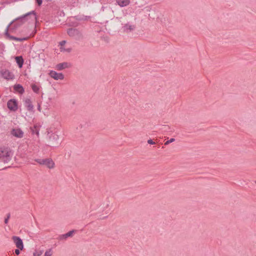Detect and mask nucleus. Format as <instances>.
Segmentation results:
<instances>
[{
	"mask_svg": "<svg viewBox=\"0 0 256 256\" xmlns=\"http://www.w3.org/2000/svg\"><path fill=\"white\" fill-rule=\"evenodd\" d=\"M36 1L39 6H40L42 2V0H36Z\"/></svg>",
	"mask_w": 256,
	"mask_h": 256,
	"instance_id": "28",
	"label": "nucleus"
},
{
	"mask_svg": "<svg viewBox=\"0 0 256 256\" xmlns=\"http://www.w3.org/2000/svg\"><path fill=\"white\" fill-rule=\"evenodd\" d=\"M60 51L61 52H65L66 50L64 48H63L62 46H61L60 48Z\"/></svg>",
	"mask_w": 256,
	"mask_h": 256,
	"instance_id": "31",
	"label": "nucleus"
},
{
	"mask_svg": "<svg viewBox=\"0 0 256 256\" xmlns=\"http://www.w3.org/2000/svg\"><path fill=\"white\" fill-rule=\"evenodd\" d=\"M136 28L134 25L129 24H126L122 27V30L124 32L128 33L133 30Z\"/></svg>",
	"mask_w": 256,
	"mask_h": 256,
	"instance_id": "12",
	"label": "nucleus"
},
{
	"mask_svg": "<svg viewBox=\"0 0 256 256\" xmlns=\"http://www.w3.org/2000/svg\"><path fill=\"white\" fill-rule=\"evenodd\" d=\"M174 141H175V139L174 138H172L170 140H168L166 142H165L164 145H168L170 143Z\"/></svg>",
	"mask_w": 256,
	"mask_h": 256,
	"instance_id": "24",
	"label": "nucleus"
},
{
	"mask_svg": "<svg viewBox=\"0 0 256 256\" xmlns=\"http://www.w3.org/2000/svg\"><path fill=\"white\" fill-rule=\"evenodd\" d=\"M41 128V126L39 124H34L33 126H31L30 128V130H31L32 134H36L38 136H39V131L40 130V128Z\"/></svg>",
	"mask_w": 256,
	"mask_h": 256,
	"instance_id": "10",
	"label": "nucleus"
},
{
	"mask_svg": "<svg viewBox=\"0 0 256 256\" xmlns=\"http://www.w3.org/2000/svg\"><path fill=\"white\" fill-rule=\"evenodd\" d=\"M12 152L11 150L8 148H0V160L8 163L12 158Z\"/></svg>",
	"mask_w": 256,
	"mask_h": 256,
	"instance_id": "1",
	"label": "nucleus"
},
{
	"mask_svg": "<svg viewBox=\"0 0 256 256\" xmlns=\"http://www.w3.org/2000/svg\"><path fill=\"white\" fill-rule=\"evenodd\" d=\"M12 22H10L8 25V26H7L6 30V31H5V36H6V38H8L9 40H10V37L11 36H10L9 33H8V28H9V27L12 24Z\"/></svg>",
	"mask_w": 256,
	"mask_h": 256,
	"instance_id": "19",
	"label": "nucleus"
},
{
	"mask_svg": "<svg viewBox=\"0 0 256 256\" xmlns=\"http://www.w3.org/2000/svg\"><path fill=\"white\" fill-rule=\"evenodd\" d=\"M15 254H16V255H18L20 254V249H18H18H16L15 250Z\"/></svg>",
	"mask_w": 256,
	"mask_h": 256,
	"instance_id": "30",
	"label": "nucleus"
},
{
	"mask_svg": "<svg viewBox=\"0 0 256 256\" xmlns=\"http://www.w3.org/2000/svg\"><path fill=\"white\" fill-rule=\"evenodd\" d=\"M117 4L121 7L125 6L130 4V0H116Z\"/></svg>",
	"mask_w": 256,
	"mask_h": 256,
	"instance_id": "16",
	"label": "nucleus"
},
{
	"mask_svg": "<svg viewBox=\"0 0 256 256\" xmlns=\"http://www.w3.org/2000/svg\"><path fill=\"white\" fill-rule=\"evenodd\" d=\"M12 240L14 242L16 245V246L20 250H22L24 248V244L22 240L18 236H13Z\"/></svg>",
	"mask_w": 256,
	"mask_h": 256,
	"instance_id": "6",
	"label": "nucleus"
},
{
	"mask_svg": "<svg viewBox=\"0 0 256 256\" xmlns=\"http://www.w3.org/2000/svg\"><path fill=\"white\" fill-rule=\"evenodd\" d=\"M8 108L11 110L16 111L18 109V104L14 99H11L8 102Z\"/></svg>",
	"mask_w": 256,
	"mask_h": 256,
	"instance_id": "7",
	"label": "nucleus"
},
{
	"mask_svg": "<svg viewBox=\"0 0 256 256\" xmlns=\"http://www.w3.org/2000/svg\"><path fill=\"white\" fill-rule=\"evenodd\" d=\"M67 33L69 36L76 40H80L82 38V34L76 28H70L68 30Z\"/></svg>",
	"mask_w": 256,
	"mask_h": 256,
	"instance_id": "3",
	"label": "nucleus"
},
{
	"mask_svg": "<svg viewBox=\"0 0 256 256\" xmlns=\"http://www.w3.org/2000/svg\"><path fill=\"white\" fill-rule=\"evenodd\" d=\"M49 74L51 78L56 80H63L64 78V76L62 73H58L54 70H51Z\"/></svg>",
	"mask_w": 256,
	"mask_h": 256,
	"instance_id": "8",
	"label": "nucleus"
},
{
	"mask_svg": "<svg viewBox=\"0 0 256 256\" xmlns=\"http://www.w3.org/2000/svg\"><path fill=\"white\" fill-rule=\"evenodd\" d=\"M148 143L150 144H155V142L151 139L148 140Z\"/></svg>",
	"mask_w": 256,
	"mask_h": 256,
	"instance_id": "27",
	"label": "nucleus"
},
{
	"mask_svg": "<svg viewBox=\"0 0 256 256\" xmlns=\"http://www.w3.org/2000/svg\"><path fill=\"white\" fill-rule=\"evenodd\" d=\"M25 107L26 108L28 111H32L34 109V106L30 98H26L24 103Z\"/></svg>",
	"mask_w": 256,
	"mask_h": 256,
	"instance_id": "13",
	"label": "nucleus"
},
{
	"mask_svg": "<svg viewBox=\"0 0 256 256\" xmlns=\"http://www.w3.org/2000/svg\"><path fill=\"white\" fill-rule=\"evenodd\" d=\"M14 90L20 94H22L24 92V88L20 84H15L14 86Z\"/></svg>",
	"mask_w": 256,
	"mask_h": 256,
	"instance_id": "14",
	"label": "nucleus"
},
{
	"mask_svg": "<svg viewBox=\"0 0 256 256\" xmlns=\"http://www.w3.org/2000/svg\"><path fill=\"white\" fill-rule=\"evenodd\" d=\"M35 161L41 165H44L48 168H53L54 167V162L52 158H37Z\"/></svg>",
	"mask_w": 256,
	"mask_h": 256,
	"instance_id": "2",
	"label": "nucleus"
},
{
	"mask_svg": "<svg viewBox=\"0 0 256 256\" xmlns=\"http://www.w3.org/2000/svg\"><path fill=\"white\" fill-rule=\"evenodd\" d=\"M66 43V40H62V42H60V45L61 46H64Z\"/></svg>",
	"mask_w": 256,
	"mask_h": 256,
	"instance_id": "29",
	"label": "nucleus"
},
{
	"mask_svg": "<svg viewBox=\"0 0 256 256\" xmlns=\"http://www.w3.org/2000/svg\"><path fill=\"white\" fill-rule=\"evenodd\" d=\"M60 144L58 136L54 133L50 134L49 136V144L51 146L56 147Z\"/></svg>",
	"mask_w": 256,
	"mask_h": 256,
	"instance_id": "4",
	"label": "nucleus"
},
{
	"mask_svg": "<svg viewBox=\"0 0 256 256\" xmlns=\"http://www.w3.org/2000/svg\"><path fill=\"white\" fill-rule=\"evenodd\" d=\"M2 77L6 80H12L14 78V75L8 70H5L2 72Z\"/></svg>",
	"mask_w": 256,
	"mask_h": 256,
	"instance_id": "11",
	"label": "nucleus"
},
{
	"mask_svg": "<svg viewBox=\"0 0 256 256\" xmlns=\"http://www.w3.org/2000/svg\"><path fill=\"white\" fill-rule=\"evenodd\" d=\"M10 134L18 138H22L24 136V132L20 128H13L11 130Z\"/></svg>",
	"mask_w": 256,
	"mask_h": 256,
	"instance_id": "9",
	"label": "nucleus"
},
{
	"mask_svg": "<svg viewBox=\"0 0 256 256\" xmlns=\"http://www.w3.org/2000/svg\"><path fill=\"white\" fill-rule=\"evenodd\" d=\"M32 14L33 15L34 19L36 20V12H34V11H32V12H30L26 14H24V16H22L18 18L15 20L20 22L21 24H22L26 22V18H27L28 16H30Z\"/></svg>",
	"mask_w": 256,
	"mask_h": 256,
	"instance_id": "5",
	"label": "nucleus"
},
{
	"mask_svg": "<svg viewBox=\"0 0 256 256\" xmlns=\"http://www.w3.org/2000/svg\"><path fill=\"white\" fill-rule=\"evenodd\" d=\"M75 232L74 230H72L68 232V233L66 234V236L67 238L72 236L73 234Z\"/></svg>",
	"mask_w": 256,
	"mask_h": 256,
	"instance_id": "22",
	"label": "nucleus"
},
{
	"mask_svg": "<svg viewBox=\"0 0 256 256\" xmlns=\"http://www.w3.org/2000/svg\"><path fill=\"white\" fill-rule=\"evenodd\" d=\"M15 58L19 68H22L24 64V59L22 57V56H16Z\"/></svg>",
	"mask_w": 256,
	"mask_h": 256,
	"instance_id": "17",
	"label": "nucleus"
},
{
	"mask_svg": "<svg viewBox=\"0 0 256 256\" xmlns=\"http://www.w3.org/2000/svg\"><path fill=\"white\" fill-rule=\"evenodd\" d=\"M71 51V49L70 48H68V49H66L65 52H70Z\"/></svg>",
	"mask_w": 256,
	"mask_h": 256,
	"instance_id": "32",
	"label": "nucleus"
},
{
	"mask_svg": "<svg viewBox=\"0 0 256 256\" xmlns=\"http://www.w3.org/2000/svg\"><path fill=\"white\" fill-rule=\"evenodd\" d=\"M10 218V214H8V215H7L6 218L5 220H4V223L5 224H8Z\"/></svg>",
	"mask_w": 256,
	"mask_h": 256,
	"instance_id": "26",
	"label": "nucleus"
},
{
	"mask_svg": "<svg viewBox=\"0 0 256 256\" xmlns=\"http://www.w3.org/2000/svg\"><path fill=\"white\" fill-rule=\"evenodd\" d=\"M52 249H49L48 250H46L44 254V256H52Z\"/></svg>",
	"mask_w": 256,
	"mask_h": 256,
	"instance_id": "23",
	"label": "nucleus"
},
{
	"mask_svg": "<svg viewBox=\"0 0 256 256\" xmlns=\"http://www.w3.org/2000/svg\"><path fill=\"white\" fill-rule=\"evenodd\" d=\"M42 250L36 251L34 252L33 255L34 256H40L42 254Z\"/></svg>",
	"mask_w": 256,
	"mask_h": 256,
	"instance_id": "21",
	"label": "nucleus"
},
{
	"mask_svg": "<svg viewBox=\"0 0 256 256\" xmlns=\"http://www.w3.org/2000/svg\"><path fill=\"white\" fill-rule=\"evenodd\" d=\"M32 88L34 92L37 93V94H38L39 92L40 88H38V86L35 84H32Z\"/></svg>",
	"mask_w": 256,
	"mask_h": 256,
	"instance_id": "20",
	"label": "nucleus"
},
{
	"mask_svg": "<svg viewBox=\"0 0 256 256\" xmlns=\"http://www.w3.org/2000/svg\"><path fill=\"white\" fill-rule=\"evenodd\" d=\"M38 110L39 111H40V104H38Z\"/></svg>",
	"mask_w": 256,
	"mask_h": 256,
	"instance_id": "33",
	"label": "nucleus"
},
{
	"mask_svg": "<svg viewBox=\"0 0 256 256\" xmlns=\"http://www.w3.org/2000/svg\"><path fill=\"white\" fill-rule=\"evenodd\" d=\"M66 236V234H62L59 236V240H66L67 238Z\"/></svg>",
	"mask_w": 256,
	"mask_h": 256,
	"instance_id": "25",
	"label": "nucleus"
},
{
	"mask_svg": "<svg viewBox=\"0 0 256 256\" xmlns=\"http://www.w3.org/2000/svg\"><path fill=\"white\" fill-rule=\"evenodd\" d=\"M69 64L68 62H62L56 65V68L59 70H62L63 69L68 68Z\"/></svg>",
	"mask_w": 256,
	"mask_h": 256,
	"instance_id": "15",
	"label": "nucleus"
},
{
	"mask_svg": "<svg viewBox=\"0 0 256 256\" xmlns=\"http://www.w3.org/2000/svg\"><path fill=\"white\" fill-rule=\"evenodd\" d=\"M28 37L26 38H18L16 36H11L10 37V40H14L16 41H20V42H22L24 40H27L28 39Z\"/></svg>",
	"mask_w": 256,
	"mask_h": 256,
	"instance_id": "18",
	"label": "nucleus"
}]
</instances>
